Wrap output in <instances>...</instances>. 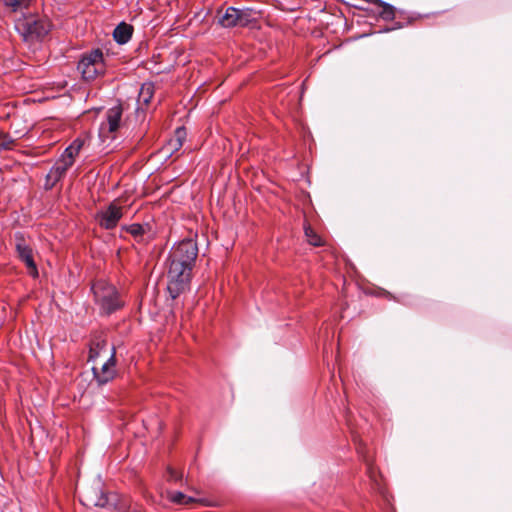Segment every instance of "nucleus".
Wrapping results in <instances>:
<instances>
[{"mask_svg": "<svg viewBox=\"0 0 512 512\" xmlns=\"http://www.w3.org/2000/svg\"><path fill=\"white\" fill-rule=\"evenodd\" d=\"M198 252L197 242L192 238L183 239L171 247L166 264L167 292L172 299L189 289Z\"/></svg>", "mask_w": 512, "mask_h": 512, "instance_id": "1", "label": "nucleus"}, {"mask_svg": "<svg viewBox=\"0 0 512 512\" xmlns=\"http://www.w3.org/2000/svg\"><path fill=\"white\" fill-rule=\"evenodd\" d=\"M15 30L25 43L32 45L44 39L51 30V23L36 14H23L15 21Z\"/></svg>", "mask_w": 512, "mask_h": 512, "instance_id": "2", "label": "nucleus"}, {"mask_svg": "<svg viewBox=\"0 0 512 512\" xmlns=\"http://www.w3.org/2000/svg\"><path fill=\"white\" fill-rule=\"evenodd\" d=\"M91 291L94 302L102 315H111L124 306V301L117 288L106 280L95 281L91 286Z\"/></svg>", "mask_w": 512, "mask_h": 512, "instance_id": "3", "label": "nucleus"}, {"mask_svg": "<svg viewBox=\"0 0 512 512\" xmlns=\"http://www.w3.org/2000/svg\"><path fill=\"white\" fill-rule=\"evenodd\" d=\"M80 502L88 507H100L109 511L121 510L119 507V497L114 493H105L102 488V481L100 477L94 479L92 485L87 487L80 494Z\"/></svg>", "mask_w": 512, "mask_h": 512, "instance_id": "4", "label": "nucleus"}, {"mask_svg": "<svg viewBox=\"0 0 512 512\" xmlns=\"http://www.w3.org/2000/svg\"><path fill=\"white\" fill-rule=\"evenodd\" d=\"M77 70L85 80H93L104 73L103 52L95 49L83 55L77 64Z\"/></svg>", "mask_w": 512, "mask_h": 512, "instance_id": "5", "label": "nucleus"}, {"mask_svg": "<svg viewBox=\"0 0 512 512\" xmlns=\"http://www.w3.org/2000/svg\"><path fill=\"white\" fill-rule=\"evenodd\" d=\"M122 216V208L111 203L107 208L97 212L95 218L101 228L110 230L117 226Z\"/></svg>", "mask_w": 512, "mask_h": 512, "instance_id": "6", "label": "nucleus"}, {"mask_svg": "<svg viewBox=\"0 0 512 512\" xmlns=\"http://www.w3.org/2000/svg\"><path fill=\"white\" fill-rule=\"evenodd\" d=\"M122 231L129 233L137 243L147 244L155 236V232L149 223H133L130 225H123Z\"/></svg>", "mask_w": 512, "mask_h": 512, "instance_id": "7", "label": "nucleus"}, {"mask_svg": "<svg viewBox=\"0 0 512 512\" xmlns=\"http://www.w3.org/2000/svg\"><path fill=\"white\" fill-rule=\"evenodd\" d=\"M109 358L102 364L101 368L93 367V375L98 384L103 385L108 383L114 377L113 366L115 365V348L112 346L110 349Z\"/></svg>", "mask_w": 512, "mask_h": 512, "instance_id": "8", "label": "nucleus"}, {"mask_svg": "<svg viewBox=\"0 0 512 512\" xmlns=\"http://www.w3.org/2000/svg\"><path fill=\"white\" fill-rule=\"evenodd\" d=\"M16 251L19 259L25 263L28 269V274L33 278H37L39 273L33 258L32 248L27 245L23 239H21L16 243Z\"/></svg>", "mask_w": 512, "mask_h": 512, "instance_id": "9", "label": "nucleus"}, {"mask_svg": "<svg viewBox=\"0 0 512 512\" xmlns=\"http://www.w3.org/2000/svg\"><path fill=\"white\" fill-rule=\"evenodd\" d=\"M122 113L123 109L120 105L109 108L106 112V122L101 125V131L116 132L120 127Z\"/></svg>", "mask_w": 512, "mask_h": 512, "instance_id": "10", "label": "nucleus"}, {"mask_svg": "<svg viewBox=\"0 0 512 512\" xmlns=\"http://www.w3.org/2000/svg\"><path fill=\"white\" fill-rule=\"evenodd\" d=\"M186 135L187 133L185 128L178 127L175 130L174 136L160 150V153L163 154L166 159L170 158L176 151H178L183 146Z\"/></svg>", "mask_w": 512, "mask_h": 512, "instance_id": "11", "label": "nucleus"}, {"mask_svg": "<svg viewBox=\"0 0 512 512\" xmlns=\"http://www.w3.org/2000/svg\"><path fill=\"white\" fill-rule=\"evenodd\" d=\"M64 176V163L59 161L46 175L45 189H52Z\"/></svg>", "mask_w": 512, "mask_h": 512, "instance_id": "12", "label": "nucleus"}, {"mask_svg": "<svg viewBox=\"0 0 512 512\" xmlns=\"http://www.w3.org/2000/svg\"><path fill=\"white\" fill-rule=\"evenodd\" d=\"M132 33L133 27L125 22H121L115 27L113 31V38L116 43L123 45L131 39Z\"/></svg>", "mask_w": 512, "mask_h": 512, "instance_id": "13", "label": "nucleus"}, {"mask_svg": "<svg viewBox=\"0 0 512 512\" xmlns=\"http://www.w3.org/2000/svg\"><path fill=\"white\" fill-rule=\"evenodd\" d=\"M238 8L236 7H228L225 13L219 17L218 24L223 28H233L238 25Z\"/></svg>", "mask_w": 512, "mask_h": 512, "instance_id": "14", "label": "nucleus"}, {"mask_svg": "<svg viewBox=\"0 0 512 512\" xmlns=\"http://www.w3.org/2000/svg\"><path fill=\"white\" fill-rule=\"evenodd\" d=\"M84 145V140L76 138L69 146H66V170L74 162V157L78 155Z\"/></svg>", "mask_w": 512, "mask_h": 512, "instance_id": "15", "label": "nucleus"}, {"mask_svg": "<svg viewBox=\"0 0 512 512\" xmlns=\"http://www.w3.org/2000/svg\"><path fill=\"white\" fill-rule=\"evenodd\" d=\"M34 0H3V4L10 8L11 11L17 12L22 9H27Z\"/></svg>", "mask_w": 512, "mask_h": 512, "instance_id": "16", "label": "nucleus"}, {"mask_svg": "<svg viewBox=\"0 0 512 512\" xmlns=\"http://www.w3.org/2000/svg\"><path fill=\"white\" fill-rule=\"evenodd\" d=\"M108 350V343L105 340L97 339L90 346V358L98 357L102 352Z\"/></svg>", "mask_w": 512, "mask_h": 512, "instance_id": "17", "label": "nucleus"}, {"mask_svg": "<svg viewBox=\"0 0 512 512\" xmlns=\"http://www.w3.org/2000/svg\"><path fill=\"white\" fill-rule=\"evenodd\" d=\"M379 6L383 8L380 12V17L383 20L391 21L395 18V7L393 5L385 1H379Z\"/></svg>", "mask_w": 512, "mask_h": 512, "instance_id": "18", "label": "nucleus"}, {"mask_svg": "<svg viewBox=\"0 0 512 512\" xmlns=\"http://www.w3.org/2000/svg\"><path fill=\"white\" fill-rule=\"evenodd\" d=\"M252 12L253 9L251 8H238V25L241 27L248 26L253 21Z\"/></svg>", "mask_w": 512, "mask_h": 512, "instance_id": "19", "label": "nucleus"}, {"mask_svg": "<svg viewBox=\"0 0 512 512\" xmlns=\"http://www.w3.org/2000/svg\"><path fill=\"white\" fill-rule=\"evenodd\" d=\"M169 499L171 502H173L175 504H189V503L195 501V499L193 497L187 496L183 492H180V491L170 492Z\"/></svg>", "mask_w": 512, "mask_h": 512, "instance_id": "20", "label": "nucleus"}, {"mask_svg": "<svg viewBox=\"0 0 512 512\" xmlns=\"http://www.w3.org/2000/svg\"><path fill=\"white\" fill-rule=\"evenodd\" d=\"M357 452L359 453V455H361L363 461L366 463L367 473L369 474V477L374 482H377L375 470L372 466L369 456L364 453L362 444H359V446L357 447Z\"/></svg>", "mask_w": 512, "mask_h": 512, "instance_id": "21", "label": "nucleus"}, {"mask_svg": "<svg viewBox=\"0 0 512 512\" xmlns=\"http://www.w3.org/2000/svg\"><path fill=\"white\" fill-rule=\"evenodd\" d=\"M153 96V87L151 84H144L139 94V102L147 105Z\"/></svg>", "mask_w": 512, "mask_h": 512, "instance_id": "22", "label": "nucleus"}, {"mask_svg": "<svg viewBox=\"0 0 512 512\" xmlns=\"http://www.w3.org/2000/svg\"><path fill=\"white\" fill-rule=\"evenodd\" d=\"M305 236L313 246H321L322 240L311 227H305Z\"/></svg>", "mask_w": 512, "mask_h": 512, "instance_id": "23", "label": "nucleus"}, {"mask_svg": "<svg viewBox=\"0 0 512 512\" xmlns=\"http://www.w3.org/2000/svg\"><path fill=\"white\" fill-rule=\"evenodd\" d=\"M167 472H168V479L170 481L178 482V481L182 480V478H183V474L181 472H179L171 467H169L167 469Z\"/></svg>", "mask_w": 512, "mask_h": 512, "instance_id": "24", "label": "nucleus"}, {"mask_svg": "<svg viewBox=\"0 0 512 512\" xmlns=\"http://www.w3.org/2000/svg\"><path fill=\"white\" fill-rule=\"evenodd\" d=\"M12 144H13V140L8 139V140H4L0 145L3 149H10Z\"/></svg>", "mask_w": 512, "mask_h": 512, "instance_id": "25", "label": "nucleus"}]
</instances>
